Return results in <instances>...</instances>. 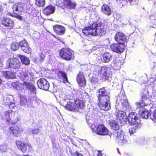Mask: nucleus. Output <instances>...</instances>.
Listing matches in <instances>:
<instances>
[{"mask_svg":"<svg viewBox=\"0 0 156 156\" xmlns=\"http://www.w3.org/2000/svg\"><path fill=\"white\" fill-rule=\"evenodd\" d=\"M33 73L27 70L20 72L18 76L24 82L23 84L18 81L13 82L11 83V85L20 93L24 92L26 89H29L31 92L34 93L36 91L34 85L29 82L33 79Z\"/></svg>","mask_w":156,"mask_h":156,"instance_id":"obj_1","label":"nucleus"},{"mask_svg":"<svg viewBox=\"0 0 156 156\" xmlns=\"http://www.w3.org/2000/svg\"><path fill=\"white\" fill-rule=\"evenodd\" d=\"M73 91L71 89L68 90L65 93L60 94L58 99L61 105L70 111H75L76 108H75V102L69 101L73 98Z\"/></svg>","mask_w":156,"mask_h":156,"instance_id":"obj_2","label":"nucleus"},{"mask_svg":"<svg viewBox=\"0 0 156 156\" xmlns=\"http://www.w3.org/2000/svg\"><path fill=\"white\" fill-rule=\"evenodd\" d=\"M140 115L134 112L130 113L127 117L129 122L131 125H141Z\"/></svg>","mask_w":156,"mask_h":156,"instance_id":"obj_3","label":"nucleus"},{"mask_svg":"<svg viewBox=\"0 0 156 156\" xmlns=\"http://www.w3.org/2000/svg\"><path fill=\"white\" fill-rule=\"evenodd\" d=\"M73 51L68 48H63L60 51V56L63 59L70 60L73 58Z\"/></svg>","mask_w":156,"mask_h":156,"instance_id":"obj_4","label":"nucleus"},{"mask_svg":"<svg viewBox=\"0 0 156 156\" xmlns=\"http://www.w3.org/2000/svg\"><path fill=\"white\" fill-rule=\"evenodd\" d=\"M115 136L116 137V140L120 145H123L127 142V136L125 133L122 131L116 132L114 134Z\"/></svg>","mask_w":156,"mask_h":156,"instance_id":"obj_5","label":"nucleus"},{"mask_svg":"<svg viewBox=\"0 0 156 156\" xmlns=\"http://www.w3.org/2000/svg\"><path fill=\"white\" fill-rule=\"evenodd\" d=\"M93 125L91 127H93ZM96 130L92 128V131L98 135H106L109 134L108 129L104 126L103 125H99L96 127Z\"/></svg>","mask_w":156,"mask_h":156,"instance_id":"obj_6","label":"nucleus"},{"mask_svg":"<svg viewBox=\"0 0 156 156\" xmlns=\"http://www.w3.org/2000/svg\"><path fill=\"white\" fill-rule=\"evenodd\" d=\"M109 99H98L99 106L101 109L108 111L110 109Z\"/></svg>","mask_w":156,"mask_h":156,"instance_id":"obj_7","label":"nucleus"},{"mask_svg":"<svg viewBox=\"0 0 156 156\" xmlns=\"http://www.w3.org/2000/svg\"><path fill=\"white\" fill-rule=\"evenodd\" d=\"M125 47V44L123 43H115L110 45V48L112 51L119 53L123 52Z\"/></svg>","mask_w":156,"mask_h":156,"instance_id":"obj_8","label":"nucleus"},{"mask_svg":"<svg viewBox=\"0 0 156 156\" xmlns=\"http://www.w3.org/2000/svg\"><path fill=\"white\" fill-rule=\"evenodd\" d=\"M117 102L118 104L120 103L124 108H126L129 106V103L126 98L123 92H121L118 94L117 97Z\"/></svg>","mask_w":156,"mask_h":156,"instance_id":"obj_9","label":"nucleus"},{"mask_svg":"<svg viewBox=\"0 0 156 156\" xmlns=\"http://www.w3.org/2000/svg\"><path fill=\"white\" fill-rule=\"evenodd\" d=\"M94 26L95 27L96 36H102L105 34V29L102 23L98 22L94 23Z\"/></svg>","mask_w":156,"mask_h":156,"instance_id":"obj_10","label":"nucleus"},{"mask_svg":"<svg viewBox=\"0 0 156 156\" xmlns=\"http://www.w3.org/2000/svg\"><path fill=\"white\" fill-rule=\"evenodd\" d=\"M115 115L121 124H124L126 123L128 117L124 112L118 110L116 111Z\"/></svg>","mask_w":156,"mask_h":156,"instance_id":"obj_11","label":"nucleus"},{"mask_svg":"<svg viewBox=\"0 0 156 156\" xmlns=\"http://www.w3.org/2000/svg\"><path fill=\"white\" fill-rule=\"evenodd\" d=\"M95 27L94 26L93 23L90 26L86 27L83 29V33L86 35L96 36Z\"/></svg>","mask_w":156,"mask_h":156,"instance_id":"obj_12","label":"nucleus"},{"mask_svg":"<svg viewBox=\"0 0 156 156\" xmlns=\"http://www.w3.org/2000/svg\"><path fill=\"white\" fill-rule=\"evenodd\" d=\"M7 64H8L10 68L16 69L19 68L20 66V62L19 59L17 58H11L9 59Z\"/></svg>","mask_w":156,"mask_h":156,"instance_id":"obj_13","label":"nucleus"},{"mask_svg":"<svg viewBox=\"0 0 156 156\" xmlns=\"http://www.w3.org/2000/svg\"><path fill=\"white\" fill-rule=\"evenodd\" d=\"M97 93L98 99L110 98L109 96L108 95L109 93L107 92L104 87L98 90H97Z\"/></svg>","mask_w":156,"mask_h":156,"instance_id":"obj_14","label":"nucleus"},{"mask_svg":"<svg viewBox=\"0 0 156 156\" xmlns=\"http://www.w3.org/2000/svg\"><path fill=\"white\" fill-rule=\"evenodd\" d=\"M38 87L40 89L47 90L49 87V84L47 81L44 79H41L37 82Z\"/></svg>","mask_w":156,"mask_h":156,"instance_id":"obj_15","label":"nucleus"},{"mask_svg":"<svg viewBox=\"0 0 156 156\" xmlns=\"http://www.w3.org/2000/svg\"><path fill=\"white\" fill-rule=\"evenodd\" d=\"M16 144L18 148H20L21 151L23 153L26 152L27 149L31 150V147L28 144H26L20 141H17Z\"/></svg>","mask_w":156,"mask_h":156,"instance_id":"obj_16","label":"nucleus"},{"mask_svg":"<svg viewBox=\"0 0 156 156\" xmlns=\"http://www.w3.org/2000/svg\"><path fill=\"white\" fill-rule=\"evenodd\" d=\"M108 68L101 67L98 70V76L103 79H107L108 76Z\"/></svg>","mask_w":156,"mask_h":156,"instance_id":"obj_17","label":"nucleus"},{"mask_svg":"<svg viewBox=\"0 0 156 156\" xmlns=\"http://www.w3.org/2000/svg\"><path fill=\"white\" fill-rule=\"evenodd\" d=\"M10 130L13 134L17 137H20L23 131L22 128L18 126L11 127L10 128Z\"/></svg>","mask_w":156,"mask_h":156,"instance_id":"obj_18","label":"nucleus"},{"mask_svg":"<svg viewBox=\"0 0 156 156\" xmlns=\"http://www.w3.org/2000/svg\"><path fill=\"white\" fill-rule=\"evenodd\" d=\"M77 81L79 85L82 87L86 86V81L83 73L80 72L77 78Z\"/></svg>","mask_w":156,"mask_h":156,"instance_id":"obj_19","label":"nucleus"},{"mask_svg":"<svg viewBox=\"0 0 156 156\" xmlns=\"http://www.w3.org/2000/svg\"><path fill=\"white\" fill-rule=\"evenodd\" d=\"M20 45L21 47L22 50L25 52L29 53L31 52V49L26 41L24 40L20 42Z\"/></svg>","mask_w":156,"mask_h":156,"instance_id":"obj_20","label":"nucleus"},{"mask_svg":"<svg viewBox=\"0 0 156 156\" xmlns=\"http://www.w3.org/2000/svg\"><path fill=\"white\" fill-rule=\"evenodd\" d=\"M115 39L118 42L123 43L126 41V37L122 33L118 32L115 34Z\"/></svg>","mask_w":156,"mask_h":156,"instance_id":"obj_21","label":"nucleus"},{"mask_svg":"<svg viewBox=\"0 0 156 156\" xmlns=\"http://www.w3.org/2000/svg\"><path fill=\"white\" fill-rule=\"evenodd\" d=\"M58 80L60 82L64 83H68V81L66 73L62 71H59L58 73Z\"/></svg>","mask_w":156,"mask_h":156,"instance_id":"obj_22","label":"nucleus"},{"mask_svg":"<svg viewBox=\"0 0 156 156\" xmlns=\"http://www.w3.org/2000/svg\"><path fill=\"white\" fill-rule=\"evenodd\" d=\"M2 23L5 26L8 27V28L9 29L13 28L14 25L13 21L9 18L4 17Z\"/></svg>","mask_w":156,"mask_h":156,"instance_id":"obj_23","label":"nucleus"},{"mask_svg":"<svg viewBox=\"0 0 156 156\" xmlns=\"http://www.w3.org/2000/svg\"><path fill=\"white\" fill-rule=\"evenodd\" d=\"M23 5L21 3H17L13 5L12 7L14 13L16 14L19 13L23 9Z\"/></svg>","mask_w":156,"mask_h":156,"instance_id":"obj_24","label":"nucleus"},{"mask_svg":"<svg viewBox=\"0 0 156 156\" xmlns=\"http://www.w3.org/2000/svg\"><path fill=\"white\" fill-rule=\"evenodd\" d=\"M55 10V7L51 5H49L43 10L44 13L46 15H49L54 13Z\"/></svg>","mask_w":156,"mask_h":156,"instance_id":"obj_25","label":"nucleus"},{"mask_svg":"<svg viewBox=\"0 0 156 156\" xmlns=\"http://www.w3.org/2000/svg\"><path fill=\"white\" fill-rule=\"evenodd\" d=\"M53 30L58 34L61 35L65 33L64 28L62 26L59 25H56L53 27Z\"/></svg>","mask_w":156,"mask_h":156,"instance_id":"obj_26","label":"nucleus"},{"mask_svg":"<svg viewBox=\"0 0 156 156\" xmlns=\"http://www.w3.org/2000/svg\"><path fill=\"white\" fill-rule=\"evenodd\" d=\"M101 11L102 12L107 15H110L112 13V10L110 7L107 4H104L102 6Z\"/></svg>","mask_w":156,"mask_h":156,"instance_id":"obj_27","label":"nucleus"},{"mask_svg":"<svg viewBox=\"0 0 156 156\" xmlns=\"http://www.w3.org/2000/svg\"><path fill=\"white\" fill-rule=\"evenodd\" d=\"M112 55L108 52L104 53L101 58V60L103 62H108L112 59Z\"/></svg>","mask_w":156,"mask_h":156,"instance_id":"obj_28","label":"nucleus"},{"mask_svg":"<svg viewBox=\"0 0 156 156\" xmlns=\"http://www.w3.org/2000/svg\"><path fill=\"white\" fill-rule=\"evenodd\" d=\"M75 112L80 111V110L82 109L84 107V105L83 102L82 101L79 99H76L75 101Z\"/></svg>","mask_w":156,"mask_h":156,"instance_id":"obj_29","label":"nucleus"},{"mask_svg":"<svg viewBox=\"0 0 156 156\" xmlns=\"http://www.w3.org/2000/svg\"><path fill=\"white\" fill-rule=\"evenodd\" d=\"M109 123L112 129L114 130H117L119 128V123L116 121L111 120L109 122Z\"/></svg>","mask_w":156,"mask_h":156,"instance_id":"obj_30","label":"nucleus"},{"mask_svg":"<svg viewBox=\"0 0 156 156\" xmlns=\"http://www.w3.org/2000/svg\"><path fill=\"white\" fill-rule=\"evenodd\" d=\"M142 99V100L140 102L136 103L137 106L139 108L143 107L147 104V101L148 100L147 98H145V96H143Z\"/></svg>","mask_w":156,"mask_h":156,"instance_id":"obj_31","label":"nucleus"},{"mask_svg":"<svg viewBox=\"0 0 156 156\" xmlns=\"http://www.w3.org/2000/svg\"><path fill=\"white\" fill-rule=\"evenodd\" d=\"M4 75L5 77L8 79L15 78L16 76L15 73L10 71L4 72Z\"/></svg>","mask_w":156,"mask_h":156,"instance_id":"obj_32","label":"nucleus"},{"mask_svg":"<svg viewBox=\"0 0 156 156\" xmlns=\"http://www.w3.org/2000/svg\"><path fill=\"white\" fill-rule=\"evenodd\" d=\"M13 113V111L11 110L7 111L5 112L4 116L7 122H9L10 121L11 118Z\"/></svg>","mask_w":156,"mask_h":156,"instance_id":"obj_33","label":"nucleus"},{"mask_svg":"<svg viewBox=\"0 0 156 156\" xmlns=\"http://www.w3.org/2000/svg\"><path fill=\"white\" fill-rule=\"evenodd\" d=\"M141 127V125H134L129 128V132L131 134L134 133Z\"/></svg>","mask_w":156,"mask_h":156,"instance_id":"obj_34","label":"nucleus"},{"mask_svg":"<svg viewBox=\"0 0 156 156\" xmlns=\"http://www.w3.org/2000/svg\"><path fill=\"white\" fill-rule=\"evenodd\" d=\"M20 58L22 63L26 65H28L30 63V61L28 58L22 55H20Z\"/></svg>","mask_w":156,"mask_h":156,"instance_id":"obj_35","label":"nucleus"},{"mask_svg":"<svg viewBox=\"0 0 156 156\" xmlns=\"http://www.w3.org/2000/svg\"><path fill=\"white\" fill-rule=\"evenodd\" d=\"M19 120L17 115H16L15 113L13 112L11 118V120L9 122V123L12 124L16 123Z\"/></svg>","mask_w":156,"mask_h":156,"instance_id":"obj_36","label":"nucleus"},{"mask_svg":"<svg viewBox=\"0 0 156 156\" xmlns=\"http://www.w3.org/2000/svg\"><path fill=\"white\" fill-rule=\"evenodd\" d=\"M20 104L21 105L25 106L27 104V100L25 96L21 95L20 96Z\"/></svg>","mask_w":156,"mask_h":156,"instance_id":"obj_37","label":"nucleus"},{"mask_svg":"<svg viewBox=\"0 0 156 156\" xmlns=\"http://www.w3.org/2000/svg\"><path fill=\"white\" fill-rule=\"evenodd\" d=\"M150 115L149 112L145 109L143 110L141 113V116L143 118L147 119Z\"/></svg>","mask_w":156,"mask_h":156,"instance_id":"obj_38","label":"nucleus"},{"mask_svg":"<svg viewBox=\"0 0 156 156\" xmlns=\"http://www.w3.org/2000/svg\"><path fill=\"white\" fill-rule=\"evenodd\" d=\"M35 4L38 7H43L45 4V0H35Z\"/></svg>","mask_w":156,"mask_h":156,"instance_id":"obj_39","label":"nucleus"},{"mask_svg":"<svg viewBox=\"0 0 156 156\" xmlns=\"http://www.w3.org/2000/svg\"><path fill=\"white\" fill-rule=\"evenodd\" d=\"M20 46V43L19 44L16 43H13L11 45V48L13 51H15Z\"/></svg>","mask_w":156,"mask_h":156,"instance_id":"obj_40","label":"nucleus"},{"mask_svg":"<svg viewBox=\"0 0 156 156\" xmlns=\"http://www.w3.org/2000/svg\"><path fill=\"white\" fill-rule=\"evenodd\" d=\"M3 102L5 104L9 105V104L11 102L10 99L8 98L7 97H4L3 100Z\"/></svg>","mask_w":156,"mask_h":156,"instance_id":"obj_41","label":"nucleus"},{"mask_svg":"<svg viewBox=\"0 0 156 156\" xmlns=\"http://www.w3.org/2000/svg\"><path fill=\"white\" fill-rule=\"evenodd\" d=\"M7 147L5 145H1L0 146V150L2 152H6L7 150Z\"/></svg>","mask_w":156,"mask_h":156,"instance_id":"obj_42","label":"nucleus"},{"mask_svg":"<svg viewBox=\"0 0 156 156\" xmlns=\"http://www.w3.org/2000/svg\"><path fill=\"white\" fill-rule=\"evenodd\" d=\"M68 5H67L69 8H74L75 7L76 4L75 3L72 2L70 0V2H69Z\"/></svg>","mask_w":156,"mask_h":156,"instance_id":"obj_43","label":"nucleus"},{"mask_svg":"<svg viewBox=\"0 0 156 156\" xmlns=\"http://www.w3.org/2000/svg\"><path fill=\"white\" fill-rule=\"evenodd\" d=\"M68 5H67L69 8H74L75 7L76 4L75 3L72 2L70 0V2H69Z\"/></svg>","mask_w":156,"mask_h":156,"instance_id":"obj_44","label":"nucleus"},{"mask_svg":"<svg viewBox=\"0 0 156 156\" xmlns=\"http://www.w3.org/2000/svg\"><path fill=\"white\" fill-rule=\"evenodd\" d=\"M71 154L73 156H83L81 153L78 151H76L73 154L71 153Z\"/></svg>","mask_w":156,"mask_h":156,"instance_id":"obj_45","label":"nucleus"},{"mask_svg":"<svg viewBox=\"0 0 156 156\" xmlns=\"http://www.w3.org/2000/svg\"><path fill=\"white\" fill-rule=\"evenodd\" d=\"M151 119L153 121H156V109L154 111L153 115L151 117Z\"/></svg>","mask_w":156,"mask_h":156,"instance_id":"obj_46","label":"nucleus"},{"mask_svg":"<svg viewBox=\"0 0 156 156\" xmlns=\"http://www.w3.org/2000/svg\"><path fill=\"white\" fill-rule=\"evenodd\" d=\"M11 109H13L15 107V105L14 102H11L8 105Z\"/></svg>","mask_w":156,"mask_h":156,"instance_id":"obj_47","label":"nucleus"},{"mask_svg":"<svg viewBox=\"0 0 156 156\" xmlns=\"http://www.w3.org/2000/svg\"><path fill=\"white\" fill-rule=\"evenodd\" d=\"M45 55L42 53L40 55V61L41 62L42 61L45 57Z\"/></svg>","mask_w":156,"mask_h":156,"instance_id":"obj_48","label":"nucleus"},{"mask_svg":"<svg viewBox=\"0 0 156 156\" xmlns=\"http://www.w3.org/2000/svg\"><path fill=\"white\" fill-rule=\"evenodd\" d=\"M98 81L97 78L93 77L91 80V82L92 83H95Z\"/></svg>","mask_w":156,"mask_h":156,"instance_id":"obj_49","label":"nucleus"},{"mask_svg":"<svg viewBox=\"0 0 156 156\" xmlns=\"http://www.w3.org/2000/svg\"><path fill=\"white\" fill-rule=\"evenodd\" d=\"M39 132V129H36L33 130L32 131V133L33 134H37Z\"/></svg>","mask_w":156,"mask_h":156,"instance_id":"obj_50","label":"nucleus"},{"mask_svg":"<svg viewBox=\"0 0 156 156\" xmlns=\"http://www.w3.org/2000/svg\"><path fill=\"white\" fill-rule=\"evenodd\" d=\"M62 2L61 1H57L56 2V5L59 7H61L62 6Z\"/></svg>","mask_w":156,"mask_h":156,"instance_id":"obj_51","label":"nucleus"},{"mask_svg":"<svg viewBox=\"0 0 156 156\" xmlns=\"http://www.w3.org/2000/svg\"><path fill=\"white\" fill-rule=\"evenodd\" d=\"M121 63L120 62H119L118 64H117L116 63H115L114 66H116L117 67V69H119L120 68V66H121Z\"/></svg>","mask_w":156,"mask_h":156,"instance_id":"obj_52","label":"nucleus"},{"mask_svg":"<svg viewBox=\"0 0 156 156\" xmlns=\"http://www.w3.org/2000/svg\"><path fill=\"white\" fill-rule=\"evenodd\" d=\"M64 5H68V4H69V3L70 2V0H64Z\"/></svg>","mask_w":156,"mask_h":156,"instance_id":"obj_53","label":"nucleus"},{"mask_svg":"<svg viewBox=\"0 0 156 156\" xmlns=\"http://www.w3.org/2000/svg\"><path fill=\"white\" fill-rule=\"evenodd\" d=\"M86 121L88 123V122H90V120L91 119L89 118V115L88 114H87V115L86 116Z\"/></svg>","mask_w":156,"mask_h":156,"instance_id":"obj_54","label":"nucleus"},{"mask_svg":"<svg viewBox=\"0 0 156 156\" xmlns=\"http://www.w3.org/2000/svg\"><path fill=\"white\" fill-rule=\"evenodd\" d=\"M34 101L38 104L40 103V101L38 98H35L34 99Z\"/></svg>","mask_w":156,"mask_h":156,"instance_id":"obj_55","label":"nucleus"},{"mask_svg":"<svg viewBox=\"0 0 156 156\" xmlns=\"http://www.w3.org/2000/svg\"><path fill=\"white\" fill-rule=\"evenodd\" d=\"M136 1V0H127L126 1L129 2L133 4Z\"/></svg>","mask_w":156,"mask_h":156,"instance_id":"obj_56","label":"nucleus"},{"mask_svg":"<svg viewBox=\"0 0 156 156\" xmlns=\"http://www.w3.org/2000/svg\"><path fill=\"white\" fill-rule=\"evenodd\" d=\"M16 17L20 20H22V17L19 15H17L16 16Z\"/></svg>","mask_w":156,"mask_h":156,"instance_id":"obj_57","label":"nucleus"},{"mask_svg":"<svg viewBox=\"0 0 156 156\" xmlns=\"http://www.w3.org/2000/svg\"><path fill=\"white\" fill-rule=\"evenodd\" d=\"M97 156H102L101 151H98V153L97 154Z\"/></svg>","mask_w":156,"mask_h":156,"instance_id":"obj_58","label":"nucleus"},{"mask_svg":"<svg viewBox=\"0 0 156 156\" xmlns=\"http://www.w3.org/2000/svg\"><path fill=\"white\" fill-rule=\"evenodd\" d=\"M3 9L2 6L1 5H0V11Z\"/></svg>","mask_w":156,"mask_h":156,"instance_id":"obj_59","label":"nucleus"},{"mask_svg":"<svg viewBox=\"0 0 156 156\" xmlns=\"http://www.w3.org/2000/svg\"><path fill=\"white\" fill-rule=\"evenodd\" d=\"M124 156H130L128 154L125 153L124 155Z\"/></svg>","mask_w":156,"mask_h":156,"instance_id":"obj_60","label":"nucleus"},{"mask_svg":"<svg viewBox=\"0 0 156 156\" xmlns=\"http://www.w3.org/2000/svg\"><path fill=\"white\" fill-rule=\"evenodd\" d=\"M2 80L0 78V85H1L2 84Z\"/></svg>","mask_w":156,"mask_h":156,"instance_id":"obj_61","label":"nucleus"},{"mask_svg":"<svg viewBox=\"0 0 156 156\" xmlns=\"http://www.w3.org/2000/svg\"><path fill=\"white\" fill-rule=\"evenodd\" d=\"M117 2H118L119 1H121V0H116Z\"/></svg>","mask_w":156,"mask_h":156,"instance_id":"obj_62","label":"nucleus"},{"mask_svg":"<svg viewBox=\"0 0 156 156\" xmlns=\"http://www.w3.org/2000/svg\"><path fill=\"white\" fill-rule=\"evenodd\" d=\"M118 16H119V15H118Z\"/></svg>","mask_w":156,"mask_h":156,"instance_id":"obj_63","label":"nucleus"}]
</instances>
